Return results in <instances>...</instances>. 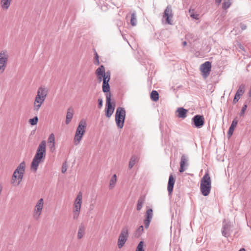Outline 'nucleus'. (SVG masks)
<instances>
[{
  "instance_id": "f257e3e1",
  "label": "nucleus",
  "mask_w": 251,
  "mask_h": 251,
  "mask_svg": "<svg viewBox=\"0 0 251 251\" xmlns=\"http://www.w3.org/2000/svg\"><path fill=\"white\" fill-rule=\"evenodd\" d=\"M25 164L23 161L21 163L14 171L11 178V183L18 186L22 181L25 172Z\"/></svg>"
},
{
  "instance_id": "f03ea898",
  "label": "nucleus",
  "mask_w": 251,
  "mask_h": 251,
  "mask_svg": "<svg viewBox=\"0 0 251 251\" xmlns=\"http://www.w3.org/2000/svg\"><path fill=\"white\" fill-rule=\"evenodd\" d=\"M48 95V90L45 87H40L37 91V94L34 102V110L38 111L45 101Z\"/></svg>"
},
{
  "instance_id": "7ed1b4c3",
  "label": "nucleus",
  "mask_w": 251,
  "mask_h": 251,
  "mask_svg": "<svg viewBox=\"0 0 251 251\" xmlns=\"http://www.w3.org/2000/svg\"><path fill=\"white\" fill-rule=\"evenodd\" d=\"M211 179L207 173H206L202 177L201 183V191L204 196H208L211 190Z\"/></svg>"
},
{
  "instance_id": "20e7f679",
  "label": "nucleus",
  "mask_w": 251,
  "mask_h": 251,
  "mask_svg": "<svg viewBox=\"0 0 251 251\" xmlns=\"http://www.w3.org/2000/svg\"><path fill=\"white\" fill-rule=\"evenodd\" d=\"M86 125L85 121L81 120L77 127L75 137L74 139V142L75 145H78L86 131Z\"/></svg>"
},
{
  "instance_id": "39448f33",
  "label": "nucleus",
  "mask_w": 251,
  "mask_h": 251,
  "mask_svg": "<svg viewBox=\"0 0 251 251\" xmlns=\"http://www.w3.org/2000/svg\"><path fill=\"white\" fill-rule=\"evenodd\" d=\"M126 115V112L124 108L119 107L117 108L115 113V121L117 126L120 128H122L124 126Z\"/></svg>"
},
{
  "instance_id": "423d86ee",
  "label": "nucleus",
  "mask_w": 251,
  "mask_h": 251,
  "mask_svg": "<svg viewBox=\"0 0 251 251\" xmlns=\"http://www.w3.org/2000/svg\"><path fill=\"white\" fill-rule=\"evenodd\" d=\"M129 236L128 229L127 226L124 227L121 231L118 240V247L122 248L126 243Z\"/></svg>"
},
{
  "instance_id": "0eeeda50",
  "label": "nucleus",
  "mask_w": 251,
  "mask_h": 251,
  "mask_svg": "<svg viewBox=\"0 0 251 251\" xmlns=\"http://www.w3.org/2000/svg\"><path fill=\"white\" fill-rule=\"evenodd\" d=\"M8 51L3 50L0 51V74H2L6 67L8 60Z\"/></svg>"
},
{
  "instance_id": "6e6552de",
  "label": "nucleus",
  "mask_w": 251,
  "mask_h": 251,
  "mask_svg": "<svg viewBox=\"0 0 251 251\" xmlns=\"http://www.w3.org/2000/svg\"><path fill=\"white\" fill-rule=\"evenodd\" d=\"M106 99L105 115L107 117L109 118L113 113L115 105L113 104L111 101L110 93L106 95Z\"/></svg>"
},
{
  "instance_id": "1a4fd4ad",
  "label": "nucleus",
  "mask_w": 251,
  "mask_h": 251,
  "mask_svg": "<svg viewBox=\"0 0 251 251\" xmlns=\"http://www.w3.org/2000/svg\"><path fill=\"white\" fill-rule=\"evenodd\" d=\"M44 205V200L42 198L40 199L37 201L33 212V218L35 220H38L41 215L42 210Z\"/></svg>"
},
{
  "instance_id": "9d476101",
  "label": "nucleus",
  "mask_w": 251,
  "mask_h": 251,
  "mask_svg": "<svg viewBox=\"0 0 251 251\" xmlns=\"http://www.w3.org/2000/svg\"><path fill=\"white\" fill-rule=\"evenodd\" d=\"M46 141L43 140L40 143L37 149L35 156L45 159L46 154Z\"/></svg>"
},
{
  "instance_id": "9b49d317",
  "label": "nucleus",
  "mask_w": 251,
  "mask_h": 251,
  "mask_svg": "<svg viewBox=\"0 0 251 251\" xmlns=\"http://www.w3.org/2000/svg\"><path fill=\"white\" fill-rule=\"evenodd\" d=\"M211 68V64L209 61H206L200 66V70L202 75L206 78L209 75Z\"/></svg>"
},
{
  "instance_id": "f8f14e48",
  "label": "nucleus",
  "mask_w": 251,
  "mask_h": 251,
  "mask_svg": "<svg viewBox=\"0 0 251 251\" xmlns=\"http://www.w3.org/2000/svg\"><path fill=\"white\" fill-rule=\"evenodd\" d=\"M192 120L194 126L198 128L201 127L204 124V118L202 115H196Z\"/></svg>"
},
{
  "instance_id": "ddd939ff",
  "label": "nucleus",
  "mask_w": 251,
  "mask_h": 251,
  "mask_svg": "<svg viewBox=\"0 0 251 251\" xmlns=\"http://www.w3.org/2000/svg\"><path fill=\"white\" fill-rule=\"evenodd\" d=\"M189 158L187 155L183 154L181 157V160L180 162V168L179 171L180 173L184 172L188 166Z\"/></svg>"
},
{
  "instance_id": "4468645a",
  "label": "nucleus",
  "mask_w": 251,
  "mask_h": 251,
  "mask_svg": "<svg viewBox=\"0 0 251 251\" xmlns=\"http://www.w3.org/2000/svg\"><path fill=\"white\" fill-rule=\"evenodd\" d=\"M173 16L172 8L170 6H168L164 11L163 17L165 18L166 23L170 25H173L172 21Z\"/></svg>"
},
{
  "instance_id": "2eb2a0df",
  "label": "nucleus",
  "mask_w": 251,
  "mask_h": 251,
  "mask_svg": "<svg viewBox=\"0 0 251 251\" xmlns=\"http://www.w3.org/2000/svg\"><path fill=\"white\" fill-rule=\"evenodd\" d=\"M45 159L34 155L31 162V169L36 172L40 163L43 162Z\"/></svg>"
},
{
  "instance_id": "dca6fc26",
  "label": "nucleus",
  "mask_w": 251,
  "mask_h": 251,
  "mask_svg": "<svg viewBox=\"0 0 251 251\" xmlns=\"http://www.w3.org/2000/svg\"><path fill=\"white\" fill-rule=\"evenodd\" d=\"M230 224L229 223H226V220L225 219L223 221V225L222 231V235L226 237H228L230 233Z\"/></svg>"
},
{
  "instance_id": "f3484780",
  "label": "nucleus",
  "mask_w": 251,
  "mask_h": 251,
  "mask_svg": "<svg viewBox=\"0 0 251 251\" xmlns=\"http://www.w3.org/2000/svg\"><path fill=\"white\" fill-rule=\"evenodd\" d=\"M82 199V194L79 192L74 202V210H80Z\"/></svg>"
},
{
  "instance_id": "a211bd4d",
  "label": "nucleus",
  "mask_w": 251,
  "mask_h": 251,
  "mask_svg": "<svg viewBox=\"0 0 251 251\" xmlns=\"http://www.w3.org/2000/svg\"><path fill=\"white\" fill-rule=\"evenodd\" d=\"M175 182V178L173 177V175L171 174L169 176L167 187V190L169 196L171 195L173 192Z\"/></svg>"
},
{
  "instance_id": "6ab92c4d",
  "label": "nucleus",
  "mask_w": 251,
  "mask_h": 251,
  "mask_svg": "<svg viewBox=\"0 0 251 251\" xmlns=\"http://www.w3.org/2000/svg\"><path fill=\"white\" fill-rule=\"evenodd\" d=\"M48 140L50 151L53 152L55 150V136L54 134L51 133L50 135Z\"/></svg>"
},
{
  "instance_id": "aec40b11",
  "label": "nucleus",
  "mask_w": 251,
  "mask_h": 251,
  "mask_svg": "<svg viewBox=\"0 0 251 251\" xmlns=\"http://www.w3.org/2000/svg\"><path fill=\"white\" fill-rule=\"evenodd\" d=\"M96 74L98 75L99 80L101 81L102 76H104L106 74V72H105V71L104 67L103 65H101L96 70Z\"/></svg>"
},
{
  "instance_id": "412c9836",
  "label": "nucleus",
  "mask_w": 251,
  "mask_h": 251,
  "mask_svg": "<svg viewBox=\"0 0 251 251\" xmlns=\"http://www.w3.org/2000/svg\"><path fill=\"white\" fill-rule=\"evenodd\" d=\"M176 112L177 113L176 116L178 118L184 119L187 116L186 114L188 112V110L183 107H179L177 109Z\"/></svg>"
},
{
  "instance_id": "4be33fe9",
  "label": "nucleus",
  "mask_w": 251,
  "mask_h": 251,
  "mask_svg": "<svg viewBox=\"0 0 251 251\" xmlns=\"http://www.w3.org/2000/svg\"><path fill=\"white\" fill-rule=\"evenodd\" d=\"M238 120L235 118L232 122L231 125H230L229 129L227 132V135L230 137L233 134L234 130L235 127L238 124Z\"/></svg>"
},
{
  "instance_id": "5701e85b",
  "label": "nucleus",
  "mask_w": 251,
  "mask_h": 251,
  "mask_svg": "<svg viewBox=\"0 0 251 251\" xmlns=\"http://www.w3.org/2000/svg\"><path fill=\"white\" fill-rule=\"evenodd\" d=\"M73 117V109L72 107H70L67 111L66 119V124H69Z\"/></svg>"
},
{
  "instance_id": "b1692460",
  "label": "nucleus",
  "mask_w": 251,
  "mask_h": 251,
  "mask_svg": "<svg viewBox=\"0 0 251 251\" xmlns=\"http://www.w3.org/2000/svg\"><path fill=\"white\" fill-rule=\"evenodd\" d=\"M85 230V227L83 224H81L78 228L77 233V238L81 239L84 236Z\"/></svg>"
},
{
  "instance_id": "393cba45",
  "label": "nucleus",
  "mask_w": 251,
  "mask_h": 251,
  "mask_svg": "<svg viewBox=\"0 0 251 251\" xmlns=\"http://www.w3.org/2000/svg\"><path fill=\"white\" fill-rule=\"evenodd\" d=\"M139 158L137 156L134 155H132L130 159L128 168L129 169H131L135 164L138 161Z\"/></svg>"
},
{
  "instance_id": "a878e982",
  "label": "nucleus",
  "mask_w": 251,
  "mask_h": 251,
  "mask_svg": "<svg viewBox=\"0 0 251 251\" xmlns=\"http://www.w3.org/2000/svg\"><path fill=\"white\" fill-rule=\"evenodd\" d=\"M12 0H0V5L3 10H7L9 7Z\"/></svg>"
},
{
  "instance_id": "bb28decb",
  "label": "nucleus",
  "mask_w": 251,
  "mask_h": 251,
  "mask_svg": "<svg viewBox=\"0 0 251 251\" xmlns=\"http://www.w3.org/2000/svg\"><path fill=\"white\" fill-rule=\"evenodd\" d=\"M117 180V176L116 174H114L113 175L109 181V188L110 189H112L115 187Z\"/></svg>"
},
{
  "instance_id": "cd10ccee",
  "label": "nucleus",
  "mask_w": 251,
  "mask_h": 251,
  "mask_svg": "<svg viewBox=\"0 0 251 251\" xmlns=\"http://www.w3.org/2000/svg\"><path fill=\"white\" fill-rule=\"evenodd\" d=\"M130 24L132 26H135L137 24V17L135 12H133L131 14Z\"/></svg>"
},
{
  "instance_id": "c85d7f7f",
  "label": "nucleus",
  "mask_w": 251,
  "mask_h": 251,
  "mask_svg": "<svg viewBox=\"0 0 251 251\" xmlns=\"http://www.w3.org/2000/svg\"><path fill=\"white\" fill-rule=\"evenodd\" d=\"M151 98L154 101L158 100L159 99L158 93L155 90H153L151 94Z\"/></svg>"
},
{
  "instance_id": "c756f323",
  "label": "nucleus",
  "mask_w": 251,
  "mask_h": 251,
  "mask_svg": "<svg viewBox=\"0 0 251 251\" xmlns=\"http://www.w3.org/2000/svg\"><path fill=\"white\" fill-rule=\"evenodd\" d=\"M245 85L244 84H242L241 85H240L236 93V94L239 95V96H242L245 91Z\"/></svg>"
},
{
  "instance_id": "7c9ffc66",
  "label": "nucleus",
  "mask_w": 251,
  "mask_h": 251,
  "mask_svg": "<svg viewBox=\"0 0 251 251\" xmlns=\"http://www.w3.org/2000/svg\"><path fill=\"white\" fill-rule=\"evenodd\" d=\"M144 201H145L144 198L143 197H140L139 199V200L138 201V202H137V210L138 211H139L142 209L143 204L144 202Z\"/></svg>"
},
{
  "instance_id": "2f4dec72",
  "label": "nucleus",
  "mask_w": 251,
  "mask_h": 251,
  "mask_svg": "<svg viewBox=\"0 0 251 251\" xmlns=\"http://www.w3.org/2000/svg\"><path fill=\"white\" fill-rule=\"evenodd\" d=\"M102 83H109L110 79V73L109 71H107L106 74L103 76H102Z\"/></svg>"
},
{
  "instance_id": "473e14b6",
  "label": "nucleus",
  "mask_w": 251,
  "mask_h": 251,
  "mask_svg": "<svg viewBox=\"0 0 251 251\" xmlns=\"http://www.w3.org/2000/svg\"><path fill=\"white\" fill-rule=\"evenodd\" d=\"M102 91L104 93L109 92L110 88L109 83H102Z\"/></svg>"
},
{
  "instance_id": "72a5a7b5",
  "label": "nucleus",
  "mask_w": 251,
  "mask_h": 251,
  "mask_svg": "<svg viewBox=\"0 0 251 251\" xmlns=\"http://www.w3.org/2000/svg\"><path fill=\"white\" fill-rule=\"evenodd\" d=\"M231 4L230 0H224L222 4V7L224 9L226 10L230 7Z\"/></svg>"
},
{
  "instance_id": "f704fd0d",
  "label": "nucleus",
  "mask_w": 251,
  "mask_h": 251,
  "mask_svg": "<svg viewBox=\"0 0 251 251\" xmlns=\"http://www.w3.org/2000/svg\"><path fill=\"white\" fill-rule=\"evenodd\" d=\"M146 220L151 221L152 218V210L151 208L148 209L146 213Z\"/></svg>"
},
{
  "instance_id": "c9c22d12",
  "label": "nucleus",
  "mask_w": 251,
  "mask_h": 251,
  "mask_svg": "<svg viewBox=\"0 0 251 251\" xmlns=\"http://www.w3.org/2000/svg\"><path fill=\"white\" fill-rule=\"evenodd\" d=\"M38 121V118L37 116L34 117L33 118L29 119V122L31 126L36 125Z\"/></svg>"
},
{
  "instance_id": "e433bc0d",
  "label": "nucleus",
  "mask_w": 251,
  "mask_h": 251,
  "mask_svg": "<svg viewBox=\"0 0 251 251\" xmlns=\"http://www.w3.org/2000/svg\"><path fill=\"white\" fill-rule=\"evenodd\" d=\"M143 246H144V242L141 241L139 243V244L137 247V248L136 249V251H144Z\"/></svg>"
},
{
  "instance_id": "4c0bfd02",
  "label": "nucleus",
  "mask_w": 251,
  "mask_h": 251,
  "mask_svg": "<svg viewBox=\"0 0 251 251\" xmlns=\"http://www.w3.org/2000/svg\"><path fill=\"white\" fill-rule=\"evenodd\" d=\"M80 210H73V218L74 219H77L79 216Z\"/></svg>"
},
{
  "instance_id": "58836bf2",
  "label": "nucleus",
  "mask_w": 251,
  "mask_h": 251,
  "mask_svg": "<svg viewBox=\"0 0 251 251\" xmlns=\"http://www.w3.org/2000/svg\"><path fill=\"white\" fill-rule=\"evenodd\" d=\"M247 104H245V105H243V106L242 107V108L241 109V111L240 112V116H244V115L245 114V111L247 109Z\"/></svg>"
},
{
  "instance_id": "ea45409f",
  "label": "nucleus",
  "mask_w": 251,
  "mask_h": 251,
  "mask_svg": "<svg viewBox=\"0 0 251 251\" xmlns=\"http://www.w3.org/2000/svg\"><path fill=\"white\" fill-rule=\"evenodd\" d=\"M94 63H95V64H96L97 65H98L100 64L99 56L97 52H96V56L95 57Z\"/></svg>"
},
{
  "instance_id": "a19ab883",
  "label": "nucleus",
  "mask_w": 251,
  "mask_h": 251,
  "mask_svg": "<svg viewBox=\"0 0 251 251\" xmlns=\"http://www.w3.org/2000/svg\"><path fill=\"white\" fill-rule=\"evenodd\" d=\"M151 221L149 220H146V219L144 220V223L145 227L146 228H148L149 227Z\"/></svg>"
},
{
  "instance_id": "79ce46f5",
  "label": "nucleus",
  "mask_w": 251,
  "mask_h": 251,
  "mask_svg": "<svg viewBox=\"0 0 251 251\" xmlns=\"http://www.w3.org/2000/svg\"><path fill=\"white\" fill-rule=\"evenodd\" d=\"M98 107L101 108L103 105V100L101 98H99L98 100Z\"/></svg>"
},
{
  "instance_id": "37998d69",
  "label": "nucleus",
  "mask_w": 251,
  "mask_h": 251,
  "mask_svg": "<svg viewBox=\"0 0 251 251\" xmlns=\"http://www.w3.org/2000/svg\"><path fill=\"white\" fill-rule=\"evenodd\" d=\"M240 96H239V95L235 94L234 99H233V103L234 104H235L240 99Z\"/></svg>"
},
{
  "instance_id": "c03bdc74",
  "label": "nucleus",
  "mask_w": 251,
  "mask_h": 251,
  "mask_svg": "<svg viewBox=\"0 0 251 251\" xmlns=\"http://www.w3.org/2000/svg\"><path fill=\"white\" fill-rule=\"evenodd\" d=\"M67 171V167L66 166L64 165V164L63 165L62 167V173H65Z\"/></svg>"
},
{
  "instance_id": "a18cd8bd",
  "label": "nucleus",
  "mask_w": 251,
  "mask_h": 251,
  "mask_svg": "<svg viewBox=\"0 0 251 251\" xmlns=\"http://www.w3.org/2000/svg\"><path fill=\"white\" fill-rule=\"evenodd\" d=\"M190 16L195 19H198V15L197 14H192Z\"/></svg>"
},
{
  "instance_id": "49530a36",
  "label": "nucleus",
  "mask_w": 251,
  "mask_h": 251,
  "mask_svg": "<svg viewBox=\"0 0 251 251\" xmlns=\"http://www.w3.org/2000/svg\"><path fill=\"white\" fill-rule=\"evenodd\" d=\"M138 231L139 232L143 231V226H140L139 227L138 229Z\"/></svg>"
},
{
  "instance_id": "de8ad7c7",
  "label": "nucleus",
  "mask_w": 251,
  "mask_h": 251,
  "mask_svg": "<svg viewBox=\"0 0 251 251\" xmlns=\"http://www.w3.org/2000/svg\"><path fill=\"white\" fill-rule=\"evenodd\" d=\"M241 27L242 30H245L246 28V25H242Z\"/></svg>"
},
{
  "instance_id": "09e8293b",
  "label": "nucleus",
  "mask_w": 251,
  "mask_h": 251,
  "mask_svg": "<svg viewBox=\"0 0 251 251\" xmlns=\"http://www.w3.org/2000/svg\"><path fill=\"white\" fill-rule=\"evenodd\" d=\"M222 1V0H215L216 3H217L218 4H219Z\"/></svg>"
},
{
  "instance_id": "8fccbe9b",
  "label": "nucleus",
  "mask_w": 251,
  "mask_h": 251,
  "mask_svg": "<svg viewBox=\"0 0 251 251\" xmlns=\"http://www.w3.org/2000/svg\"><path fill=\"white\" fill-rule=\"evenodd\" d=\"M187 45V42L186 41H184L182 42V45L185 46Z\"/></svg>"
},
{
  "instance_id": "3c124183",
  "label": "nucleus",
  "mask_w": 251,
  "mask_h": 251,
  "mask_svg": "<svg viewBox=\"0 0 251 251\" xmlns=\"http://www.w3.org/2000/svg\"><path fill=\"white\" fill-rule=\"evenodd\" d=\"M238 251H246V250L244 248H241Z\"/></svg>"
},
{
  "instance_id": "603ef678",
  "label": "nucleus",
  "mask_w": 251,
  "mask_h": 251,
  "mask_svg": "<svg viewBox=\"0 0 251 251\" xmlns=\"http://www.w3.org/2000/svg\"><path fill=\"white\" fill-rule=\"evenodd\" d=\"M240 48L241 49H242L243 48V47L240 45Z\"/></svg>"
}]
</instances>
